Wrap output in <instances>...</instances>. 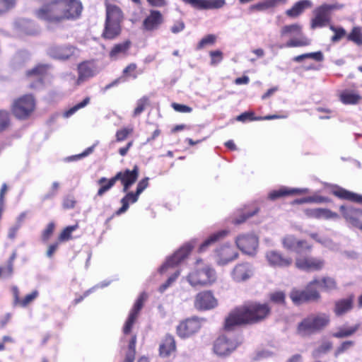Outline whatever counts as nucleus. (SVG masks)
Returning a JSON list of instances; mask_svg holds the SVG:
<instances>
[{
	"label": "nucleus",
	"mask_w": 362,
	"mask_h": 362,
	"mask_svg": "<svg viewBox=\"0 0 362 362\" xmlns=\"http://www.w3.org/2000/svg\"><path fill=\"white\" fill-rule=\"evenodd\" d=\"M83 10L80 0H53L35 11L37 18L51 23L78 18Z\"/></svg>",
	"instance_id": "obj_1"
},
{
	"label": "nucleus",
	"mask_w": 362,
	"mask_h": 362,
	"mask_svg": "<svg viewBox=\"0 0 362 362\" xmlns=\"http://www.w3.org/2000/svg\"><path fill=\"white\" fill-rule=\"evenodd\" d=\"M270 308L265 303H251L237 308L226 318L224 329L229 332L238 325L260 322L268 316Z\"/></svg>",
	"instance_id": "obj_2"
},
{
	"label": "nucleus",
	"mask_w": 362,
	"mask_h": 362,
	"mask_svg": "<svg viewBox=\"0 0 362 362\" xmlns=\"http://www.w3.org/2000/svg\"><path fill=\"white\" fill-rule=\"evenodd\" d=\"M281 37H289V40L284 44L278 45L279 49L289 47H299L310 45V39L306 37L303 32L302 25L298 23L286 25L280 30Z\"/></svg>",
	"instance_id": "obj_3"
},
{
	"label": "nucleus",
	"mask_w": 362,
	"mask_h": 362,
	"mask_svg": "<svg viewBox=\"0 0 362 362\" xmlns=\"http://www.w3.org/2000/svg\"><path fill=\"white\" fill-rule=\"evenodd\" d=\"M329 322L328 314L323 313L311 314L298 324V334L302 337L309 336L326 327Z\"/></svg>",
	"instance_id": "obj_4"
},
{
	"label": "nucleus",
	"mask_w": 362,
	"mask_h": 362,
	"mask_svg": "<svg viewBox=\"0 0 362 362\" xmlns=\"http://www.w3.org/2000/svg\"><path fill=\"white\" fill-rule=\"evenodd\" d=\"M189 284L194 288L211 286L216 280V272L209 265L197 266L185 277Z\"/></svg>",
	"instance_id": "obj_5"
},
{
	"label": "nucleus",
	"mask_w": 362,
	"mask_h": 362,
	"mask_svg": "<svg viewBox=\"0 0 362 362\" xmlns=\"http://www.w3.org/2000/svg\"><path fill=\"white\" fill-rule=\"evenodd\" d=\"M122 18V13L119 7L110 4L107 6L105 25L103 33L105 39L112 40L120 34Z\"/></svg>",
	"instance_id": "obj_6"
},
{
	"label": "nucleus",
	"mask_w": 362,
	"mask_h": 362,
	"mask_svg": "<svg viewBox=\"0 0 362 362\" xmlns=\"http://www.w3.org/2000/svg\"><path fill=\"white\" fill-rule=\"evenodd\" d=\"M242 343L239 336L227 334L221 335L214 344V351L219 356H226L233 353Z\"/></svg>",
	"instance_id": "obj_7"
},
{
	"label": "nucleus",
	"mask_w": 362,
	"mask_h": 362,
	"mask_svg": "<svg viewBox=\"0 0 362 362\" xmlns=\"http://www.w3.org/2000/svg\"><path fill=\"white\" fill-rule=\"evenodd\" d=\"M344 4L334 3L332 4H323L317 7L314 11V18L311 20L312 29L325 27L330 21V13L332 11L340 10L344 8Z\"/></svg>",
	"instance_id": "obj_8"
},
{
	"label": "nucleus",
	"mask_w": 362,
	"mask_h": 362,
	"mask_svg": "<svg viewBox=\"0 0 362 362\" xmlns=\"http://www.w3.org/2000/svg\"><path fill=\"white\" fill-rule=\"evenodd\" d=\"M35 102L30 94L25 95L16 100L12 104V112L20 119H27L34 111Z\"/></svg>",
	"instance_id": "obj_9"
},
{
	"label": "nucleus",
	"mask_w": 362,
	"mask_h": 362,
	"mask_svg": "<svg viewBox=\"0 0 362 362\" xmlns=\"http://www.w3.org/2000/svg\"><path fill=\"white\" fill-rule=\"evenodd\" d=\"M319 283L317 280L312 281L303 291L293 289L290 293V297L292 301L296 304L300 305L305 302L316 300L320 298V294L315 288L314 284Z\"/></svg>",
	"instance_id": "obj_10"
},
{
	"label": "nucleus",
	"mask_w": 362,
	"mask_h": 362,
	"mask_svg": "<svg viewBox=\"0 0 362 362\" xmlns=\"http://www.w3.org/2000/svg\"><path fill=\"white\" fill-rule=\"evenodd\" d=\"M238 248L243 253L253 256L258 248V238L253 233L242 234L235 239Z\"/></svg>",
	"instance_id": "obj_11"
},
{
	"label": "nucleus",
	"mask_w": 362,
	"mask_h": 362,
	"mask_svg": "<svg viewBox=\"0 0 362 362\" xmlns=\"http://www.w3.org/2000/svg\"><path fill=\"white\" fill-rule=\"evenodd\" d=\"M79 50L70 45L53 46L49 49V55L56 59L65 61L79 56Z\"/></svg>",
	"instance_id": "obj_12"
},
{
	"label": "nucleus",
	"mask_w": 362,
	"mask_h": 362,
	"mask_svg": "<svg viewBox=\"0 0 362 362\" xmlns=\"http://www.w3.org/2000/svg\"><path fill=\"white\" fill-rule=\"evenodd\" d=\"M265 258L269 265L274 268H287L293 264L291 257L284 255L276 250H270L266 252Z\"/></svg>",
	"instance_id": "obj_13"
},
{
	"label": "nucleus",
	"mask_w": 362,
	"mask_h": 362,
	"mask_svg": "<svg viewBox=\"0 0 362 362\" xmlns=\"http://www.w3.org/2000/svg\"><path fill=\"white\" fill-rule=\"evenodd\" d=\"M194 243L195 242L193 241L184 245L180 247V249L175 252L172 257H170L167 259V261L160 267L159 272L160 273H163L169 267H173L181 262L188 256L192 248L194 247Z\"/></svg>",
	"instance_id": "obj_14"
},
{
	"label": "nucleus",
	"mask_w": 362,
	"mask_h": 362,
	"mask_svg": "<svg viewBox=\"0 0 362 362\" xmlns=\"http://www.w3.org/2000/svg\"><path fill=\"white\" fill-rule=\"evenodd\" d=\"M201 328V322L197 317L187 319L177 327V334L182 339L188 338L197 332Z\"/></svg>",
	"instance_id": "obj_15"
},
{
	"label": "nucleus",
	"mask_w": 362,
	"mask_h": 362,
	"mask_svg": "<svg viewBox=\"0 0 362 362\" xmlns=\"http://www.w3.org/2000/svg\"><path fill=\"white\" fill-rule=\"evenodd\" d=\"M253 274V266L248 262H243L234 267L230 272V276L234 281L240 283L250 279Z\"/></svg>",
	"instance_id": "obj_16"
},
{
	"label": "nucleus",
	"mask_w": 362,
	"mask_h": 362,
	"mask_svg": "<svg viewBox=\"0 0 362 362\" xmlns=\"http://www.w3.org/2000/svg\"><path fill=\"white\" fill-rule=\"evenodd\" d=\"M325 261L320 258L313 257H297L296 259V267L303 271L311 272L318 271L322 269Z\"/></svg>",
	"instance_id": "obj_17"
},
{
	"label": "nucleus",
	"mask_w": 362,
	"mask_h": 362,
	"mask_svg": "<svg viewBox=\"0 0 362 362\" xmlns=\"http://www.w3.org/2000/svg\"><path fill=\"white\" fill-rule=\"evenodd\" d=\"M217 300L209 291H202L197 294L194 300V307L200 310H207L217 305Z\"/></svg>",
	"instance_id": "obj_18"
},
{
	"label": "nucleus",
	"mask_w": 362,
	"mask_h": 362,
	"mask_svg": "<svg viewBox=\"0 0 362 362\" xmlns=\"http://www.w3.org/2000/svg\"><path fill=\"white\" fill-rule=\"evenodd\" d=\"M238 253L229 245H224L216 250V262L220 266H224L235 260Z\"/></svg>",
	"instance_id": "obj_19"
},
{
	"label": "nucleus",
	"mask_w": 362,
	"mask_h": 362,
	"mask_svg": "<svg viewBox=\"0 0 362 362\" xmlns=\"http://www.w3.org/2000/svg\"><path fill=\"white\" fill-rule=\"evenodd\" d=\"M49 66L47 64H40L27 72L28 76H34L35 81L30 83L31 88L39 89L44 85V81L47 78V72Z\"/></svg>",
	"instance_id": "obj_20"
},
{
	"label": "nucleus",
	"mask_w": 362,
	"mask_h": 362,
	"mask_svg": "<svg viewBox=\"0 0 362 362\" xmlns=\"http://www.w3.org/2000/svg\"><path fill=\"white\" fill-rule=\"evenodd\" d=\"M283 247L296 252L302 253L304 250H310L311 246L308 245L305 240H298L293 235H287L281 240Z\"/></svg>",
	"instance_id": "obj_21"
},
{
	"label": "nucleus",
	"mask_w": 362,
	"mask_h": 362,
	"mask_svg": "<svg viewBox=\"0 0 362 362\" xmlns=\"http://www.w3.org/2000/svg\"><path fill=\"white\" fill-rule=\"evenodd\" d=\"M344 218L352 226L359 228L362 221V211L355 208L351 204L341 205L340 206Z\"/></svg>",
	"instance_id": "obj_22"
},
{
	"label": "nucleus",
	"mask_w": 362,
	"mask_h": 362,
	"mask_svg": "<svg viewBox=\"0 0 362 362\" xmlns=\"http://www.w3.org/2000/svg\"><path fill=\"white\" fill-rule=\"evenodd\" d=\"M144 298L145 294L142 293L135 302L123 327V333L124 335H127L130 333L138 315L143 307Z\"/></svg>",
	"instance_id": "obj_23"
},
{
	"label": "nucleus",
	"mask_w": 362,
	"mask_h": 362,
	"mask_svg": "<svg viewBox=\"0 0 362 362\" xmlns=\"http://www.w3.org/2000/svg\"><path fill=\"white\" fill-rule=\"evenodd\" d=\"M163 18L161 13L157 10H151L150 14L143 21V28L146 31L157 30L163 23Z\"/></svg>",
	"instance_id": "obj_24"
},
{
	"label": "nucleus",
	"mask_w": 362,
	"mask_h": 362,
	"mask_svg": "<svg viewBox=\"0 0 362 362\" xmlns=\"http://www.w3.org/2000/svg\"><path fill=\"white\" fill-rule=\"evenodd\" d=\"M197 9H217L226 4L225 0H182Z\"/></svg>",
	"instance_id": "obj_25"
},
{
	"label": "nucleus",
	"mask_w": 362,
	"mask_h": 362,
	"mask_svg": "<svg viewBox=\"0 0 362 362\" xmlns=\"http://www.w3.org/2000/svg\"><path fill=\"white\" fill-rule=\"evenodd\" d=\"M309 192L308 188H288L281 187L279 189L273 190L269 194V199L276 200L279 198L286 197L292 194H301Z\"/></svg>",
	"instance_id": "obj_26"
},
{
	"label": "nucleus",
	"mask_w": 362,
	"mask_h": 362,
	"mask_svg": "<svg viewBox=\"0 0 362 362\" xmlns=\"http://www.w3.org/2000/svg\"><path fill=\"white\" fill-rule=\"evenodd\" d=\"M305 213L308 216L317 219L329 220L339 218V215L337 213L324 208L307 209Z\"/></svg>",
	"instance_id": "obj_27"
},
{
	"label": "nucleus",
	"mask_w": 362,
	"mask_h": 362,
	"mask_svg": "<svg viewBox=\"0 0 362 362\" xmlns=\"http://www.w3.org/2000/svg\"><path fill=\"white\" fill-rule=\"evenodd\" d=\"M78 77L76 81L77 85L81 84L95 74L93 65L87 62H83L78 65Z\"/></svg>",
	"instance_id": "obj_28"
},
{
	"label": "nucleus",
	"mask_w": 362,
	"mask_h": 362,
	"mask_svg": "<svg viewBox=\"0 0 362 362\" xmlns=\"http://www.w3.org/2000/svg\"><path fill=\"white\" fill-rule=\"evenodd\" d=\"M354 296H350L346 298L337 300L335 303L334 312L337 316H341L347 313L353 308Z\"/></svg>",
	"instance_id": "obj_29"
},
{
	"label": "nucleus",
	"mask_w": 362,
	"mask_h": 362,
	"mask_svg": "<svg viewBox=\"0 0 362 362\" xmlns=\"http://www.w3.org/2000/svg\"><path fill=\"white\" fill-rule=\"evenodd\" d=\"M313 6V2L310 0H300L286 11V14L291 18L299 16L305 9Z\"/></svg>",
	"instance_id": "obj_30"
},
{
	"label": "nucleus",
	"mask_w": 362,
	"mask_h": 362,
	"mask_svg": "<svg viewBox=\"0 0 362 362\" xmlns=\"http://www.w3.org/2000/svg\"><path fill=\"white\" fill-rule=\"evenodd\" d=\"M176 349L174 337L167 334L160 345V355L163 357L169 356Z\"/></svg>",
	"instance_id": "obj_31"
},
{
	"label": "nucleus",
	"mask_w": 362,
	"mask_h": 362,
	"mask_svg": "<svg viewBox=\"0 0 362 362\" xmlns=\"http://www.w3.org/2000/svg\"><path fill=\"white\" fill-rule=\"evenodd\" d=\"M139 197V195H138L136 192H127L126 195L121 199L120 202L122 204V206L116 211V214L121 215L125 213L128 210L129 204L136 203L138 201Z\"/></svg>",
	"instance_id": "obj_32"
},
{
	"label": "nucleus",
	"mask_w": 362,
	"mask_h": 362,
	"mask_svg": "<svg viewBox=\"0 0 362 362\" xmlns=\"http://www.w3.org/2000/svg\"><path fill=\"white\" fill-rule=\"evenodd\" d=\"M115 175H119L121 182H128L133 185L137 180L139 175V168L135 165L132 170H126L124 172H119Z\"/></svg>",
	"instance_id": "obj_33"
},
{
	"label": "nucleus",
	"mask_w": 362,
	"mask_h": 362,
	"mask_svg": "<svg viewBox=\"0 0 362 362\" xmlns=\"http://www.w3.org/2000/svg\"><path fill=\"white\" fill-rule=\"evenodd\" d=\"M333 194L344 199L350 200L356 203L362 204V195L349 192L343 188L338 187L333 191Z\"/></svg>",
	"instance_id": "obj_34"
},
{
	"label": "nucleus",
	"mask_w": 362,
	"mask_h": 362,
	"mask_svg": "<svg viewBox=\"0 0 362 362\" xmlns=\"http://www.w3.org/2000/svg\"><path fill=\"white\" fill-rule=\"evenodd\" d=\"M118 178H119V175H115L110 180L104 177L100 178L98 183L100 185L101 187L97 192V196L102 197L106 192L109 191L115 185Z\"/></svg>",
	"instance_id": "obj_35"
},
{
	"label": "nucleus",
	"mask_w": 362,
	"mask_h": 362,
	"mask_svg": "<svg viewBox=\"0 0 362 362\" xmlns=\"http://www.w3.org/2000/svg\"><path fill=\"white\" fill-rule=\"evenodd\" d=\"M228 230H222L211 235L207 239H206L199 246V252H203L206 250L208 247L221 238L225 237L228 234Z\"/></svg>",
	"instance_id": "obj_36"
},
{
	"label": "nucleus",
	"mask_w": 362,
	"mask_h": 362,
	"mask_svg": "<svg viewBox=\"0 0 362 362\" xmlns=\"http://www.w3.org/2000/svg\"><path fill=\"white\" fill-rule=\"evenodd\" d=\"M286 0H264L250 6L251 11H264L276 7L280 3H284Z\"/></svg>",
	"instance_id": "obj_37"
},
{
	"label": "nucleus",
	"mask_w": 362,
	"mask_h": 362,
	"mask_svg": "<svg viewBox=\"0 0 362 362\" xmlns=\"http://www.w3.org/2000/svg\"><path fill=\"white\" fill-rule=\"evenodd\" d=\"M130 42L129 41H125L122 43H119L115 45L111 52H110V57L112 59H116L121 55H124L127 50L130 47Z\"/></svg>",
	"instance_id": "obj_38"
},
{
	"label": "nucleus",
	"mask_w": 362,
	"mask_h": 362,
	"mask_svg": "<svg viewBox=\"0 0 362 362\" xmlns=\"http://www.w3.org/2000/svg\"><path fill=\"white\" fill-rule=\"evenodd\" d=\"M341 101L346 105H356L359 103L361 97L351 91H344L340 95Z\"/></svg>",
	"instance_id": "obj_39"
},
{
	"label": "nucleus",
	"mask_w": 362,
	"mask_h": 362,
	"mask_svg": "<svg viewBox=\"0 0 362 362\" xmlns=\"http://www.w3.org/2000/svg\"><path fill=\"white\" fill-rule=\"evenodd\" d=\"M358 325L353 327H340L337 329V332L332 334V336L339 339L348 337L354 334L358 329Z\"/></svg>",
	"instance_id": "obj_40"
},
{
	"label": "nucleus",
	"mask_w": 362,
	"mask_h": 362,
	"mask_svg": "<svg viewBox=\"0 0 362 362\" xmlns=\"http://www.w3.org/2000/svg\"><path fill=\"white\" fill-rule=\"evenodd\" d=\"M332 347V343L329 341H323L318 347L312 352L313 358H317L327 354Z\"/></svg>",
	"instance_id": "obj_41"
},
{
	"label": "nucleus",
	"mask_w": 362,
	"mask_h": 362,
	"mask_svg": "<svg viewBox=\"0 0 362 362\" xmlns=\"http://www.w3.org/2000/svg\"><path fill=\"white\" fill-rule=\"evenodd\" d=\"M319 283L314 284V288H324L326 290H332L335 288L334 280L330 277H324L321 280L316 279Z\"/></svg>",
	"instance_id": "obj_42"
},
{
	"label": "nucleus",
	"mask_w": 362,
	"mask_h": 362,
	"mask_svg": "<svg viewBox=\"0 0 362 362\" xmlns=\"http://www.w3.org/2000/svg\"><path fill=\"white\" fill-rule=\"evenodd\" d=\"M348 40L354 42L357 45H362V32L360 28L354 27L348 35Z\"/></svg>",
	"instance_id": "obj_43"
},
{
	"label": "nucleus",
	"mask_w": 362,
	"mask_h": 362,
	"mask_svg": "<svg viewBox=\"0 0 362 362\" xmlns=\"http://www.w3.org/2000/svg\"><path fill=\"white\" fill-rule=\"evenodd\" d=\"M90 103V98L86 97L85 98L82 102L76 104L74 107H71L69 110L65 111L64 112V117H69L71 115H73L76 111H78L79 109H81L84 107H86L88 103Z\"/></svg>",
	"instance_id": "obj_44"
},
{
	"label": "nucleus",
	"mask_w": 362,
	"mask_h": 362,
	"mask_svg": "<svg viewBox=\"0 0 362 362\" xmlns=\"http://www.w3.org/2000/svg\"><path fill=\"white\" fill-rule=\"evenodd\" d=\"M16 2L17 0H0V16L13 9Z\"/></svg>",
	"instance_id": "obj_45"
},
{
	"label": "nucleus",
	"mask_w": 362,
	"mask_h": 362,
	"mask_svg": "<svg viewBox=\"0 0 362 362\" xmlns=\"http://www.w3.org/2000/svg\"><path fill=\"white\" fill-rule=\"evenodd\" d=\"M325 198L321 196H313V197H303L300 199H297L294 200L295 204H302L304 203H322L325 201Z\"/></svg>",
	"instance_id": "obj_46"
},
{
	"label": "nucleus",
	"mask_w": 362,
	"mask_h": 362,
	"mask_svg": "<svg viewBox=\"0 0 362 362\" xmlns=\"http://www.w3.org/2000/svg\"><path fill=\"white\" fill-rule=\"evenodd\" d=\"M148 103V98L146 96H144L140 98L136 103V107L134 111V116L136 117L139 115L145 109V107Z\"/></svg>",
	"instance_id": "obj_47"
},
{
	"label": "nucleus",
	"mask_w": 362,
	"mask_h": 362,
	"mask_svg": "<svg viewBox=\"0 0 362 362\" xmlns=\"http://www.w3.org/2000/svg\"><path fill=\"white\" fill-rule=\"evenodd\" d=\"M133 132L132 127H125L117 130L115 134L116 141L118 142L124 141L129 134Z\"/></svg>",
	"instance_id": "obj_48"
},
{
	"label": "nucleus",
	"mask_w": 362,
	"mask_h": 362,
	"mask_svg": "<svg viewBox=\"0 0 362 362\" xmlns=\"http://www.w3.org/2000/svg\"><path fill=\"white\" fill-rule=\"evenodd\" d=\"M9 124V113L6 110H0V132L5 130Z\"/></svg>",
	"instance_id": "obj_49"
},
{
	"label": "nucleus",
	"mask_w": 362,
	"mask_h": 362,
	"mask_svg": "<svg viewBox=\"0 0 362 362\" xmlns=\"http://www.w3.org/2000/svg\"><path fill=\"white\" fill-rule=\"evenodd\" d=\"M180 272L179 270H177L173 274H172L168 279V280L164 283L163 284L160 288H159V291L160 293H163L169 286H171V284L173 283H174L176 279H177V277L180 276Z\"/></svg>",
	"instance_id": "obj_50"
},
{
	"label": "nucleus",
	"mask_w": 362,
	"mask_h": 362,
	"mask_svg": "<svg viewBox=\"0 0 362 362\" xmlns=\"http://www.w3.org/2000/svg\"><path fill=\"white\" fill-rule=\"evenodd\" d=\"M95 146V145H93V146L87 148L81 153H79V154H77V155H75V156H69L66 160L67 161H74V160H79L81 158H85L87 156H88V155H90V153H93Z\"/></svg>",
	"instance_id": "obj_51"
},
{
	"label": "nucleus",
	"mask_w": 362,
	"mask_h": 362,
	"mask_svg": "<svg viewBox=\"0 0 362 362\" xmlns=\"http://www.w3.org/2000/svg\"><path fill=\"white\" fill-rule=\"evenodd\" d=\"M330 30L334 32V35L332 37V41L334 42H338L346 35V30L343 28H335L332 25Z\"/></svg>",
	"instance_id": "obj_52"
},
{
	"label": "nucleus",
	"mask_w": 362,
	"mask_h": 362,
	"mask_svg": "<svg viewBox=\"0 0 362 362\" xmlns=\"http://www.w3.org/2000/svg\"><path fill=\"white\" fill-rule=\"evenodd\" d=\"M38 295L39 293L37 291H33L31 293L26 295L23 300H21L18 305L23 308L26 307L30 303L34 300Z\"/></svg>",
	"instance_id": "obj_53"
},
{
	"label": "nucleus",
	"mask_w": 362,
	"mask_h": 362,
	"mask_svg": "<svg viewBox=\"0 0 362 362\" xmlns=\"http://www.w3.org/2000/svg\"><path fill=\"white\" fill-rule=\"evenodd\" d=\"M354 344L353 341H344L337 349L335 350L334 356L335 357H338L340 354L345 352L351 347H352Z\"/></svg>",
	"instance_id": "obj_54"
},
{
	"label": "nucleus",
	"mask_w": 362,
	"mask_h": 362,
	"mask_svg": "<svg viewBox=\"0 0 362 362\" xmlns=\"http://www.w3.org/2000/svg\"><path fill=\"white\" fill-rule=\"evenodd\" d=\"M216 36L214 35H208L203 37L197 45V49H201L207 45H212L215 42Z\"/></svg>",
	"instance_id": "obj_55"
},
{
	"label": "nucleus",
	"mask_w": 362,
	"mask_h": 362,
	"mask_svg": "<svg viewBox=\"0 0 362 362\" xmlns=\"http://www.w3.org/2000/svg\"><path fill=\"white\" fill-rule=\"evenodd\" d=\"M317 242L320 243L325 247L333 251H337L339 249V245L334 243L332 240L329 238H322V240H317Z\"/></svg>",
	"instance_id": "obj_56"
},
{
	"label": "nucleus",
	"mask_w": 362,
	"mask_h": 362,
	"mask_svg": "<svg viewBox=\"0 0 362 362\" xmlns=\"http://www.w3.org/2000/svg\"><path fill=\"white\" fill-rule=\"evenodd\" d=\"M136 64L132 63L129 64L124 70L123 74L126 76L132 77L133 78H136L137 77V74H135V71L136 69Z\"/></svg>",
	"instance_id": "obj_57"
},
{
	"label": "nucleus",
	"mask_w": 362,
	"mask_h": 362,
	"mask_svg": "<svg viewBox=\"0 0 362 362\" xmlns=\"http://www.w3.org/2000/svg\"><path fill=\"white\" fill-rule=\"evenodd\" d=\"M257 117L254 116V113L252 112H245L238 115L236 119L239 122H245L247 119L251 121H257Z\"/></svg>",
	"instance_id": "obj_58"
},
{
	"label": "nucleus",
	"mask_w": 362,
	"mask_h": 362,
	"mask_svg": "<svg viewBox=\"0 0 362 362\" xmlns=\"http://www.w3.org/2000/svg\"><path fill=\"white\" fill-rule=\"evenodd\" d=\"M77 228L76 226H68L66 227L62 232V233L60 234L59 235V240H68L70 236H71V234L73 231H74L76 230V228Z\"/></svg>",
	"instance_id": "obj_59"
},
{
	"label": "nucleus",
	"mask_w": 362,
	"mask_h": 362,
	"mask_svg": "<svg viewBox=\"0 0 362 362\" xmlns=\"http://www.w3.org/2000/svg\"><path fill=\"white\" fill-rule=\"evenodd\" d=\"M257 212V210H255L252 211L243 213L239 218H235L233 220V223L235 224H240L243 223L246 219L252 217Z\"/></svg>",
	"instance_id": "obj_60"
},
{
	"label": "nucleus",
	"mask_w": 362,
	"mask_h": 362,
	"mask_svg": "<svg viewBox=\"0 0 362 362\" xmlns=\"http://www.w3.org/2000/svg\"><path fill=\"white\" fill-rule=\"evenodd\" d=\"M54 228V224L53 223H49L47 228L43 230L42 234V238L43 241H47L51 235L52 234Z\"/></svg>",
	"instance_id": "obj_61"
},
{
	"label": "nucleus",
	"mask_w": 362,
	"mask_h": 362,
	"mask_svg": "<svg viewBox=\"0 0 362 362\" xmlns=\"http://www.w3.org/2000/svg\"><path fill=\"white\" fill-rule=\"evenodd\" d=\"M148 185V177L142 179L137 185L136 193L140 195Z\"/></svg>",
	"instance_id": "obj_62"
},
{
	"label": "nucleus",
	"mask_w": 362,
	"mask_h": 362,
	"mask_svg": "<svg viewBox=\"0 0 362 362\" xmlns=\"http://www.w3.org/2000/svg\"><path fill=\"white\" fill-rule=\"evenodd\" d=\"M210 56L211 57V64H216L222 59V52L219 50L211 51Z\"/></svg>",
	"instance_id": "obj_63"
},
{
	"label": "nucleus",
	"mask_w": 362,
	"mask_h": 362,
	"mask_svg": "<svg viewBox=\"0 0 362 362\" xmlns=\"http://www.w3.org/2000/svg\"><path fill=\"white\" fill-rule=\"evenodd\" d=\"M271 300L277 303H283L285 300V295L283 292H276L271 295Z\"/></svg>",
	"instance_id": "obj_64"
}]
</instances>
